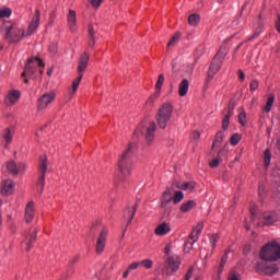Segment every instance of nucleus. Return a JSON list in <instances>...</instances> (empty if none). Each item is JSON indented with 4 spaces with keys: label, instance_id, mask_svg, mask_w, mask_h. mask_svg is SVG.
I'll return each instance as SVG.
<instances>
[{
    "label": "nucleus",
    "instance_id": "obj_1",
    "mask_svg": "<svg viewBox=\"0 0 280 280\" xmlns=\"http://www.w3.org/2000/svg\"><path fill=\"white\" fill-rule=\"evenodd\" d=\"M259 257L261 260L256 265V271L258 273H267L269 276L277 273L278 267L272 261L279 260L280 258V244L277 242L267 243L261 248Z\"/></svg>",
    "mask_w": 280,
    "mask_h": 280
},
{
    "label": "nucleus",
    "instance_id": "obj_2",
    "mask_svg": "<svg viewBox=\"0 0 280 280\" xmlns=\"http://www.w3.org/2000/svg\"><path fill=\"white\" fill-rule=\"evenodd\" d=\"M137 152V143L131 142L128 144L127 149L119 155L117 167L121 176H130L132 170V156Z\"/></svg>",
    "mask_w": 280,
    "mask_h": 280
},
{
    "label": "nucleus",
    "instance_id": "obj_3",
    "mask_svg": "<svg viewBox=\"0 0 280 280\" xmlns=\"http://www.w3.org/2000/svg\"><path fill=\"white\" fill-rule=\"evenodd\" d=\"M172 243H166L164 246L162 275L164 277H172L176 272V256L172 254Z\"/></svg>",
    "mask_w": 280,
    "mask_h": 280
},
{
    "label": "nucleus",
    "instance_id": "obj_4",
    "mask_svg": "<svg viewBox=\"0 0 280 280\" xmlns=\"http://www.w3.org/2000/svg\"><path fill=\"white\" fill-rule=\"evenodd\" d=\"M174 114V105L171 103L162 104L155 115L156 124L161 130L167 128V124L172 120V115Z\"/></svg>",
    "mask_w": 280,
    "mask_h": 280
},
{
    "label": "nucleus",
    "instance_id": "obj_5",
    "mask_svg": "<svg viewBox=\"0 0 280 280\" xmlns=\"http://www.w3.org/2000/svg\"><path fill=\"white\" fill-rule=\"evenodd\" d=\"M89 52L84 51L80 59H79V66H78V78H75L73 81H72V95H75L77 91H78V86H80V82H82V78H83V74L84 71L86 70V67H89Z\"/></svg>",
    "mask_w": 280,
    "mask_h": 280
},
{
    "label": "nucleus",
    "instance_id": "obj_6",
    "mask_svg": "<svg viewBox=\"0 0 280 280\" xmlns=\"http://www.w3.org/2000/svg\"><path fill=\"white\" fill-rule=\"evenodd\" d=\"M226 54H228L226 48L221 47L219 49V51L217 52L214 58H212V61H211V65L209 67V71H208V78H213V75H215V73H218V71H220Z\"/></svg>",
    "mask_w": 280,
    "mask_h": 280
},
{
    "label": "nucleus",
    "instance_id": "obj_7",
    "mask_svg": "<svg viewBox=\"0 0 280 280\" xmlns=\"http://www.w3.org/2000/svg\"><path fill=\"white\" fill-rule=\"evenodd\" d=\"M173 205H176V186L174 184L168 186L161 197V207L163 209H172Z\"/></svg>",
    "mask_w": 280,
    "mask_h": 280
},
{
    "label": "nucleus",
    "instance_id": "obj_8",
    "mask_svg": "<svg viewBox=\"0 0 280 280\" xmlns=\"http://www.w3.org/2000/svg\"><path fill=\"white\" fill-rule=\"evenodd\" d=\"M38 67L45 68V62H43L38 57L30 58L24 67V71L22 72V78H25L26 75H28V78H34Z\"/></svg>",
    "mask_w": 280,
    "mask_h": 280
},
{
    "label": "nucleus",
    "instance_id": "obj_9",
    "mask_svg": "<svg viewBox=\"0 0 280 280\" xmlns=\"http://www.w3.org/2000/svg\"><path fill=\"white\" fill-rule=\"evenodd\" d=\"M39 177L37 180V189L43 194L45 189V174H47V155H40L38 159Z\"/></svg>",
    "mask_w": 280,
    "mask_h": 280
},
{
    "label": "nucleus",
    "instance_id": "obj_10",
    "mask_svg": "<svg viewBox=\"0 0 280 280\" xmlns=\"http://www.w3.org/2000/svg\"><path fill=\"white\" fill-rule=\"evenodd\" d=\"M108 237V228L104 226L100 232L96 244H95V252L96 255H102L106 249V238Z\"/></svg>",
    "mask_w": 280,
    "mask_h": 280
},
{
    "label": "nucleus",
    "instance_id": "obj_11",
    "mask_svg": "<svg viewBox=\"0 0 280 280\" xmlns=\"http://www.w3.org/2000/svg\"><path fill=\"white\" fill-rule=\"evenodd\" d=\"M56 100V92L50 91L44 93L38 100H37V110H45L51 102Z\"/></svg>",
    "mask_w": 280,
    "mask_h": 280
},
{
    "label": "nucleus",
    "instance_id": "obj_12",
    "mask_svg": "<svg viewBox=\"0 0 280 280\" xmlns=\"http://www.w3.org/2000/svg\"><path fill=\"white\" fill-rule=\"evenodd\" d=\"M7 170L10 174L16 176L19 174H23L25 170H27V164L23 162L16 164L15 161L11 160L7 163Z\"/></svg>",
    "mask_w": 280,
    "mask_h": 280
},
{
    "label": "nucleus",
    "instance_id": "obj_13",
    "mask_svg": "<svg viewBox=\"0 0 280 280\" xmlns=\"http://www.w3.org/2000/svg\"><path fill=\"white\" fill-rule=\"evenodd\" d=\"M154 132H156V122L150 121L149 126L144 131V139L147 142V145H152L154 143Z\"/></svg>",
    "mask_w": 280,
    "mask_h": 280
},
{
    "label": "nucleus",
    "instance_id": "obj_14",
    "mask_svg": "<svg viewBox=\"0 0 280 280\" xmlns=\"http://www.w3.org/2000/svg\"><path fill=\"white\" fill-rule=\"evenodd\" d=\"M28 230L24 233V237L27 241L26 243V253H30L32 248H34V242H36V237L38 235V229H35L33 232Z\"/></svg>",
    "mask_w": 280,
    "mask_h": 280
},
{
    "label": "nucleus",
    "instance_id": "obj_15",
    "mask_svg": "<svg viewBox=\"0 0 280 280\" xmlns=\"http://www.w3.org/2000/svg\"><path fill=\"white\" fill-rule=\"evenodd\" d=\"M39 24H40V10H36L31 23L28 24L26 34H28V36H32V34H34V32L38 30Z\"/></svg>",
    "mask_w": 280,
    "mask_h": 280
},
{
    "label": "nucleus",
    "instance_id": "obj_16",
    "mask_svg": "<svg viewBox=\"0 0 280 280\" xmlns=\"http://www.w3.org/2000/svg\"><path fill=\"white\" fill-rule=\"evenodd\" d=\"M21 100V91L18 90H11L9 91L7 97H5V104L7 106H12L16 104Z\"/></svg>",
    "mask_w": 280,
    "mask_h": 280
},
{
    "label": "nucleus",
    "instance_id": "obj_17",
    "mask_svg": "<svg viewBox=\"0 0 280 280\" xmlns=\"http://www.w3.org/2000/svg\"><path fill=\"white\" fill-rule=\"evenodd\" d=\"M1 194H2V196H10V195L14 194V180H12V179L3 180Z\"/></svg>",
    "mask_w": 280,
    "mask_h": 280
},
{
    "label": "nucleus",
    "instance_id": "obj_18",
    "mask_svg": "<svg viewBox=\"0 0 280 280\" xmlns=\"http://www.w3.org/2000/svg\"><path fill=\"white\" fill-rule=\"evenodd\" d=\"M24 220L30 224L34 220V201H28L25 208Z\"/></svg>",
    "mask_w": 280,
    "mask_h": 280
},
{
    "label": "nucleus",
    "instance_id": "obj_19",
    "mask_svg": "<svg viewBox=\"0 0 280 280\" xmlns=\"http://www.w3.org/2000/svg\"><path fill=\"white\" fill-rule=\"evenodd\" d=\"M170 231H172V226H170L167 222H163L155 228L154 233L155 235L163 237V235H167Z\"/></svg>",
    "mask_w": 280,
    "mask_h": 280
},
{
    "label": "nucleus",
    "instance_id": "obj_20",
    "mask_svg": "<svg viewBox=\"0 0 280 280\" xmlns=\"http://www.w3.org/2000/svg\"><path fill=\"white\" fill-rule=\"evenodd\" d=\"M68 25L72 32H75L78 30V18L75 15V11L69 10L68 15Z\"/></svg>",
    "mask_w": 280,
    "mask_h": 280
},
{
    "label": "nucleus",
    "instance_id": "obj_21",
    "mask_svg": "<svg viewBox=\"0 0 280 280\" xmlns=\"http://www.w3.org/2000/svg\"><path fill=\"white\" fill-rule=\"evenodd\" d=\"M159 97H161V94H159V92H154L153 94H151L144 103L145 110H152Z\"/></svg>",
    "mask_w": 280,
    "mask_h": 280
},
{
    "label": "nucleus",
    "instance_id": "obj_22",
    "mask_svg": "<svg viewBox=\"0 0 280 280\" xmlns=\"http://www.w3.org/2000/svg\"><path fill=\"white\" fill-rule=\"evenodd\" d=\"M205 224L202 221L198 222L196 226H194L192 232L190 234V238H192V243H197L200 238V233L203 229Z\"/></svg>",
    "mask_w": 280,
    "mask_h": 280
},
{
    "label": "nucleus",
    "instance_id": "obj_23",
    "mask_svg": "<svg viewBox=\"0 0 280 280\" xmlns=\"http://www.w3.org/2000/svg\"><path fill=\"white\" fill-rule=\"evenodd\" d=\"M278 215L275 211H269L267 213H264V221L262 224H267L270 226L271 224H275L277 222Z\"/></svg>",
    "mask_w": 280,
    "mask_h": 280
},
{
    "label": "nucleus",
    "instance_id": "obj_24",
    "mask_svg": "<svg viewBox=\"0 0 280 280\" xmlns=\"http://www.w3.org/2000/svg\"><path fill=\"white\" fill-rule=\"evenodd\" d=\"M0 30L3 36H10V34H12V30H14V24L10 21L3 22Z\"/></svg>",
    "mask_w": 280,
    "mask_h": 280
},
{
    "label": "nucleus",
    "instance_id": "obj_25",
    "mask_svg": "<svg viewBox=\"0 0 280 280\" xmlns=\"http://www.w3.org/2000/svg\"><path fill=\"white\" fill-rule=\"evenodd\" d=\"M14 137V131H11L10 128H5L2 132V139H4L5 144L4 147L8 148L12 143V139Z\"/></svg>",
    "mask_w": 280,
    "mask_h": 280
},
{
    "label": "nucleus",
    "instance_id": "obj_26",
    "mask_svg": "<svg viewBox=\"0 0 280 280\" xmlns=\"http://www.w3.org/2000/svg\"><path fill=\"white\" fill-rule=\"evenodd\" d=\"M231 254V249H225L221 260H220V265H219V271H218V276L220 277L221 273L223 272L224 270V267L229 260V255Z\"/></svg>",
    "mask_w": 280,
    "mask_h": 280
},
{
    "label": "nucleus",
    "instance_id": "obj_27",
    "mask_svg": "<svg viewBox=\"0 0 280 280\" xmlns=\"http://www.w3.org/2000/svg\"><path fill=\"white\" fill-rule=\"evenodd\" d=\"M196 207V200H187L186 202H183L179 207V211L183 213H187L188 211H191V209H195Z\"/></svg>",
    "mask_w": 280,
    "mask_h": 280
},
{
    "label": "nucleus",
    "instance_id": "obj_28",
    "mask_svg": "<svg viewBox=\"0 0 280 280\" xmlns=\"http://www.w3.org/2000/svg\"><path fill=\"white\" fill-rule=\"evenodd\" d=\"M189 90V81L187 79H184L182 83H179V96H186L188 94Z\"/></svg>",
    "mask_w": 280,
    "mask_h": 280
},
{
    "label": "nucleus",
    "instance_id": "obj_29",
    "mask_svg": "<svg viewBox=\"0 0 280 280\" xmlns=\"http://www.w3.org/2000/svg\"><path fill=\"white\" fill-rule=\"evenodd\" d=\"M194 245H195L194 238H191V234H190L189 238L187 241H185V243H184V253L189 254L191 252Z\"/></svg>",
    "mask_w": 280,
    "mask_h": 280
},
{
    "label": "nucleus",
    "instance_id": "obj_30",
    "mask_svg": "<svg viewBox=\"0 0 280 280\" xmlns=\"http://www.w3.org/2000/svg\"><path fill=\"white\" fill-rule=\"evenodd\" d=\"M164 82H165V77L163 74H159L158 81L155 83V93L161 94V90L163 89Z\"/></svg>",
    "mask_w": 280,
    "mask_h": 280
},
{
    "label": "nucleus",
    "instance_id": "obj_31",
    "mask_svg": "<svg viewBox=\"0 0 280 280\" xmlns=\"http://www.w3.org/2000/svg\"><path fill=\"white\" fill-rule=\"evenodd\" d=\"M12 16V9L3 7L0 9V19H10Z\"/></svg>",
    "mask_w": 280,
    "mask_h": 280
},
{
    "label": "nucleus",
    "instance_id": "obj_32",
    "mask_svg": "<svg viewBox=\"0 0 280 280\" xmlns=\"http://www.w3.org/2000/svg\"><path fill=\"white\" fill-rule=\"evenodd\" d=\"M4 43H8V45H16V43H21V37L19 36H5Z\"/></svg>",
    "mask_w": 280,
    "mask_h": 280
},
{
    "label": "nucleus",
    "instance_id": "obj_33",
    "mask_svg": "<svg viewBox=\"0 0 280 280\" xmlns=\"http://www.w3.org/2000/svg\"><path fill=\"white\" fill-rule=\"evenodd\" d=\"M264 162H265V167L268 168L271 163V153L270 149H266L264 152Z\"/></svg>",
    "mask_w": 280,
    "mask_h": 280
},
{
    "label": "nucleus",
    "instance_id": "obj_34",
    "mask_svg": "<svg viewBox=\"0 0 280 280\" xmlns=\"http://www.w3.org/2000/svg\"><path fill=\"white\" fill-rule=\"evenodd\" d=\"M177 187L179 189L192 191L195 189V185L192 183H177Z\"/></svg>",
    "mask_w": 280,
    "mask_h": 280
},
{
    "label": "nucleus",
    "instance_id": "obj_35",
    "mask_svg": "<svg viewBox=\"0 0 280 280\" xmlns=\"http://www.w3.org/2000/svg\"><path fill=\"white\" fill-rule=\"evenodd\" d=\"M188 23L189 25H198L200 23V14H190Z\"/></svg>",
    "mask_w": 280,
    "mask_h": 280
},
{
    "label": "nucleus",
    "instance_id": "obj_36",
    "mask_svg": "<svg viewBox=\"0 0 280 280\" xmlns=\"http://www.w3.org/2000/svg\"><path fill=\"white\" fill-rule=\"evenodd\" d=\"M273 103H275V95L273 94H269L268 101H267L266 106H265V110L266 112H270L272 109Z\"/></svg>",
    "mask_w": 280,
    "mask_h": 280
},
{
    "label": "nucleus",
    "instance_id": "obj_37",
    "mask_svg": "<svg viewBox=\"0 0 280 280\" xmlns=\"http://www.w3.org/2000/svg\"><path fill=\"white\" fill-rule=\"evenodd\" d=\"M139 262H140V266H143V268H145L147 270H150L152 266H154V261H152V259L150 258L143 259Z\"/></svg>",
    "mask_w": 280,
    "mask_h": 280
},
{
    "label": "nucleus",
    "instance_id": "obj_38",
    "mask_svg": "<svg viewBox=\"0 0 280 280\" xmlns=\"http://www.w3.org/2000/svg\"><path fill=\"white\" fill-rule=\"evenodd\" d=\"M237 103L233 98L230 101L229 106H228V113H229V118L231 119V116L234 114V109L236 107Z\"/></svg>",
    "mask_w": 280,
    "mask_h": 280
},
{
    "label": "nucleus",
    "instance_id": "obj_39",
    "mask_svg": "<svg viewBox=\"0 0 280 280\" xmlns=\"http://www.w3.org/2000/svg\"><path fill=\"white\" fill-rule=\"evenodd\" d=\"M223 138H224V131H218L214 138V141L212 142V147H215V144L223 142Z\"/></svg>",
    "mask_w": 280,
    "mask_h": 280
},
{
    "label": "nucleus",
    "instance_id": "obj_40",
    "mask_svg": "<svg viewBox=\"0 0 280 280\" xmlns=\"http://www.w3.org/2000/svg\"><path fill=\"white\" fill-rule=\"evenodd\" d=\"M238 121L241 122V125H246L247 122V116H246V112L245 109H240V114H238Z\"/></svg>",
    "mask_w": 280,
    "mask_h": 280
},
{
    "label": "nucleus",
    "instance_id": "obj_41",
    "mask_svg": "<svg viewBox=\"0 0 280 280\" xmlns=\"http://www.w3.org/2000/svg\"><path fill=\"white\" fill-rule=\"evenodd\" d=\"M135 213H137V205L133 206L132 210H128V220H127V226L128 224H132V220H135Z\"/></svg>",
    "mask_w": 280,
    "mask_h": 280
},
{
    "label": "nucleus",
    "instance_id": "obj_42",
    "mask_svg": "<svg viewBox=\"0 0 280 280\" xmlns=\"http://www.w3.org/2000/svg\"><path fill=\"white\" fill-rule=\"evenodd\" d=\"M194 267H190L185 276V280H190L192 278ZM195 280H202V276H196Z\"/></svg>",
    "mask_w": 280,
    "mask_h": 280
},
{
    "label": "nucleus",
    "instance_id": "obj_43",
    "mask_svg": "<svg viewBox=\"0 0 280 280\" xmlns=\"http://www.w3.org/2000/svg\"><path fill=\"white\" fill-rule=\"evenodd\" d=\"M230 113L228 108V113L224 115L223 120H222V129H228L230 125Z\"/></svg>",
    "mask_w": 280,
    "mask_h": 280
},
{
    "label": "nucleus",
    "instance_id": "obj_44",
    "mask_svg": "<svg viewBox=\"0 0 280 280\" xmlns=\"http://www.w3.org/2000/svg\"><path fill=\"white\" fill-rule=\"evenodd\" d=\"M240 140H242V136L241 133H233V136H231V144H238Z\"/></svg>",
    "mask_w": 280,
    "mask_h": 280
},
{
    "label": "nucleus",
    "instance_id": "obj_45",
    "mask_svg": "<svg viewBox=\"0 0 280 280\" xmlns=\"http://www.w3.org/2000/svg\"><path fill=\"white\" fill-rule=\"evenodd\" d=\"M218 241H219L218 234H212V236H210V244L212 246V249H215Z\"/></svg>",
    "mask_w": 280,
    "mask_h": 280
},
{
    "label": "nucleus",
    "instance_id": "obj_46",
    "mask_svg": "<svg viewBox=\"0 0 280 280\" xmlns=\"http://www.w3.org/2000/svg\"><path fill=\"white\" fill-rule=\"evenodd\" d=\"M258 88H259V82L256 80L252 81V83L249 84V90L252 92H255L256 90H258Z\"/></svg>",
    "mask_w": 280,
    "mask_h": 280
},
{
    "label": "nucleus",
    "instance_id": "obj_47",
    "mask_svg": "<svg viewBox=\"0 0 280 280\" xmlns=\"http://www.w3.org/2000/svg\"><path fill=\"white\" fill-rule=\"evenodd\" d=\"M90 1V3H91V5L92 7H94V8H100L101 5H102V2L104 1V0H89Z\"/></svg>",
    "mask_w": 280,
    "mask_h": 280
},
{
    "label": "nucleus",
    "instance_id": "obj_48",
    "mask_svg": "<svg viewBox=\"0 0 280 280\" xmlns=\"http://www.w3.org/2000/svg\"><path fill=\"white\" fill-rule=\"evenodd\" d=\"M229 280H241V278L237 272L231 271V273L229 275Z\"/></svg>",
    "mask_w": 280,
    "mask_h": 280
},
{
    "label": "nucleus",
    "instance_id": "obj_49",
    "mask_svg": "<svg viewBox=\"0 0 280 280\" xmlns=\"http://www.w3.org/2000/svg\"><path fill=\"white\" fill-rule=\"evenodd\" d=\"M139 266H140V262L139 261H135V262L130 264L127 269L130 272V270H137V268H139Z\"/></svg>",
    "mask_w": 280,
    "mask_h": 280
},
{
    "label": "nucleus",
    "instance_id": "obj_50",
    "mask_svg": "<svg viewBox=\"0 0 280 280\" xmlns=\"http://www.w3.org/2000/svg\"><path fill=\"white\" fill-rule=\"evenodd\" d=\"M220 165V160L219 159H212L210 162V167H218Z\"/></svg>",
    "mask_w": 280,
    "mask_h": 280
},
{
    "label": "nucleus",
    "instance_id": "obj_51",
    "mask_svg": "<svg viewBox=\"0 0 280 280\" xmlns=\"http://www.w3.org/2000/svg\"><path fill=\"white\" fill-rule=\"evenodd\" d=\"M200 136H201L200 131H197V130L192 131V133H191V138L194 140H199Z\"/></svg>",
    "mask_w": 280,
    "mask_h": 280
},
{
    "label": "nucleus",
    "instance_id": "obj_52",
    "mask_svg": "<svg viewBox=\"0 0 280 280\" xmlns=\"http://www.w3.org/2000/svg\"><path fill=\"white\" fill-rule=\"evenodd\" d=\"M184 198H185L184 191L177 190V202H180L182 200H184Z\"/></svg>",
    "mask_w": 280,
    "mask_h": 280
},
{
    "label": "nucleus",
    "instance_id": "obj_53",
    "mask_svg": "<svg viewBox=\"0 0 280 280\" xmlns=\"http://www.w3.org/2000/svg\"><path fill=\"white\" fill-rule=\"evenodd\" d=\"M78 261H80V255L74 256L71 260H70V265L74 266V264H78Z\"/></svg>",
    "mask_w": 280,
    "mask_h": 280
},
{
    "label": "nucleus",
    "instance_id": "obj_54",
    "mask_svg": "<svg viewBox=\"0 0 280 280\" xmlns=\"http://www.w3.org/2000/svg\"><path fill=\"white\" fill-rule=\"evenodd\" d=\"M88 32H89L90 36H95V30L93 28V25L90 24L88 26Z\"/></svg>",
    "mask_w": 280,
    "mask_h": 280
},
{
    "label": "nucleus",
    "instance_id": "obj_55",
    "mask_svg": "<svg viewBox=\"0 0 280 280\" xmlns=\"http://www.w3.org/2000/svg\"><path fill=\"white\" fill-rule=\"evenodd\" d=\"M262 30H264L262 25H258L255 30V35L258 36L259 34H261Z\"/></svg>",
    "mask_w": 280,
    "mask_h": 280
},
{
    "label": "nucleus",
    "instance_id": "obj_56",
    "mask_svg": "<svg viewBox=\"0 0 280 280\" xmlns=\"http://www.w3.org/2000/svg\"><path fill=\"white\" fill-rule=\"evenodd\" d=\"M249 211H250V213H252V218L255 219L256 213H257V207H252V208L249 209Z\"/></svg>",
    "mask_w": 280,
    "mask_h": 280
},
{
    "label": "nucleus",
    "instance_id": "obj_57",
    "mask_svg": "<svg viewBox=\"0 0 280 280\" xmlns=\"http://www.w3.org/2000/svg\"><path fill=\"white\" fill-rule=\"evenodd\" d=\"M238 75L241 81H245V74L243 72V69H238Z\"/></svg>",
    "mask_w": 280,
    "mask_h": 280
},
{
    "label": "nucleus",
    "instance_id": "obj_58",
    "mask_svg": "<svg viewBox=\"0 0 280 280\" xmlns=\"http://www.w3.org/2000/svg\"><path fill=\"white\" fill-rule=\"evenodd\" d=\"M176 43V36H173L172 39L168 42L167 47H172Z\"/></svg>",
    "mask_w": 280,
    "mask_h": 280
},
{
    "label": "nucleus",
    "instance_id": "obj_59",
    "mask_svg": "<svg viewBox=\"0 0 280 280\" xmlns=\"http://www.w3.org/2000/svg\"><path fill=\"white\" fill-rule=\"evenodd\" d=\"M89 47H95V37H91L89 42Z\"/></svg>",
    "mask_w": 280,
    "mask_h": 280
},
{
    "label": "nucleus",
    "instance_id": "obj_60",
    "mask_svg": "<svg viewBox=\"0 0 280 280\" xmlns=\"http://www.w3.org/2000/svg\"><path fill=\"white\" fill-rule=\"evenodd\" d=\"M130 275V270H125L122 273V279H128V276Z\"/></svg>",
    "mask_w": 280,
    "mask_h": 280
},
{
    "label": "nucleus",
    "instance_id": "obj_61",
    "mask_svg": "<svg viewBox=\"0 0 280 280\" xmlns=\"http://www.w3.org/2000/svg\"><path fill=\"white\" fill-rule=\"evenodd\" d=\"M277 31L280 33V16L276 23Z\"/></svg>",
    "mask_w": 280,
    "mask_h": 280
},
{
    "label": "nucleus",
    "instance_id": "obj_62",
    "mask_svg": "<svg viewBox=\"0 0 280 280\" xmlns=\"http://www.w3.org/2000/svg\"><path fill=\"white\" fill-rule=\"evenodd\" d=\"M244 252H245V254H247L248 252H250V245H246V246L244 247Z\"/></svg>",
    "mask_w": 280,
    "mask_h": 280
},
{
    "label": "nucleus",
    "instance_id": "obj_63",
    "mask_svg": "<svg viewBox=\"0 0 280 280\" xmlns=\"http://www.w3.org/2000/svg\"><path fill=\"white\" fill-rule=\"evenodd\" d=\"M11 231L12 233H16V225L14 223L11 224Z\"/></svg>",
    "mask_w": 280,
    "mask_h": 280
},
{
    "label": "nucleus",
    "instance_id": "obj_64",
    "mask_svg": "<svg viewBox=\"0 0 280 280\" xmlns=\"http://www.w3.org/2000/svg\"><path fill=\"white\" fill-rule=\"evenodd\" d=\"M54 73V68H49L48 70H47V75H51Z\"/></svg>",
    "mask_w": 280,
    "mask_h": 280
}]
</instances>
